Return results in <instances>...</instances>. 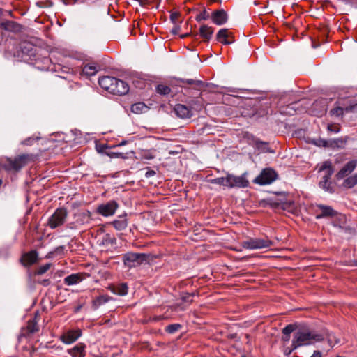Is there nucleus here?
Returning a JSON list of instances; mask_svg holds the SVG:
<instances>
[{
  "mask_svg": "<svg viewBox=\"0 0 357 357\" xmlns=\"http://www.w3.org/2000/svg\"><path fill=\"white\" fill-rule=\"evenodd\" d=\"M98 84L104 90L119 96L126 94L130 89L128 84L124 81L110 76L99 78Z\"/></svg>",
  "mask_w": 357,
  "mask_h": 357,
  "instance_id": "1",
  "label": "nucleus"
},
{
  "mask_svg": "<svg viewBox=\"0 0 357 357\" xmlns=\"http://www.w3.org/2000/svg\"><path fill=\"white\" fill-rule=\"evenodd\" d=\"M324 336L320 333L309 329L300 328L294 334L293 342L294 348H298L303 346H308L317 342H321Z\"/></svg>",
  "mask_w": 357,
  "mask_h": 357,
  "instance_id": "2",
  "label": "nucleus"
},
{
  "mask_svg": "<svg viewBox=\"0 0 357 357\" xmlns=\"http://www.w3.org/2000/svg\"><path fill=\"white\" fill-rule=\"evenodd\" d=\"M36 155L33 154H22L14 158H7L1 162V167L8 172H17L26 165L36 160Z\"/></svg>",
  "mask_w": 357,
  "mask_h": 357,
  "instance_id": "3",
  "label": "nucleus"
},
{
  "mask_svg": "<svg viewBox=\"0 0 357 357\" xmlns=\"http://www.w3.org/2000/svg\"><path fill=\"white\" fill-rule=\"evenodd\" d=\"M151 259L149 254L129 252L123 255V261L126 266L131 268L143 264H149Z\"/></svg>",
  "mask_w": 357,
  "mask_h": 357,
  "instance_id": "4",
  "label": "nucleus"
},
{
  "mask_svg": "<svg viewBox=\"0 0 357 357\" xmlns=\"http://www.w3.org/2000/svg\"><path fill=\"white\" fill-rule=\"evenodd\" d=\"M319 172H324V175L319 183V187L326 192L333 193L334 192V188L331 181H330V178L334 172V169L331 161L327 160L324 162L319 169Z\"/></svg>",
  "mask_w": 357,
  "mask_h": 357,
  "instance_id": "5",
  "label": "nucleus"
},
{
  "mask_svg": "<svg viewBox=\"0 0 357 357\" xmlns=\"http://www.w3.org/2000/svg\"><path fill=\"white\" fill-rule=\"evenodd\" d=\"M68 215L67 209L64 207H60L55 210L54 213L48 218L47 226L52 229H54L63 225Z\"/></svg>",
  "mask_w": 357,
  "mask_h": 357,
  "instance_id": "6",
  "label": "nucleus"
},
{
  "mask_svg": "<svg viewBox=\"0 0 357 357\" xmlns=\"http://www.w3.org/2000/svg\"><path fill=\"white\" fill-rule=\"evenodd\" d=\"M246 106L252 107V111L250 112H246L245 109L242 111V115L244 116L256 118L264 117L267 116L271 110L268 102H258L257 105L248 103L246 104Z\"/></svg>",
  "mask_w": 357,
  "mask_h": 357,
  "instance_id": "7",
  "label": "nucleus"
},
{
  "mask_svg": "<svg viewBox=\"0 0 357 357\" xmlns=\"http://www.w3.org/2000/svg\"><path fill=\"white\" fill-rule=\"evenodd\" d=\"M273 245V242L268 237L264 238H249L241 243V245L245 249L258 250L270 248Z\"/></svg>",
  "mask_w": 357,
  "mask_h": 357,
  "instance_id": "8",
  "label": "nucleus"
},
{
  "mask_svg": "<svg viewBox=\"0 0 357 357\" xmlns=\"http://www.w3.org/2000/svg\"><path fill=\"white\" fill-rule=\"evenodd\" d=\"M278 178V174L276 172L271 168L264 169L259 175H258L255 179L254 183H257L260 185H265L272 183Z\"/></svg>",
  "mask_w": 357,
  "mask_h": 357,
  "instance_id": "9",
  "label": "nucleus"
},
{
  "mask_svg": "<svg viewBox=\"0 0 357 357\" xmlns=\"http://www.w3.org/2000/svg\"><path fill=\"white\" fill-rule=\"evenodd\" d=\"M228 183L229 188H246L249 185V181L247 179V174L243 173L241 176H235L228 174Z\"/></svg>",
  "mask_w": 357,
  "mask_h": 357,
  "instance_id": "10",
  "label": "nucleus"
},
{
  "mask_svg": "<svg viewBox=\"0 0 357 357\" xmlns=\"http://www.w3.org/2000/svg\"><path fill=\"white\" fill-rule=\"evenodd\" d=\"M118 207V203L114 200H111L100 204L97 208V213L105 217L111 216L115 213Z\"/></svg>",
  "mask_w": 357,
  "mask_h": 357,
  "instance_id": "11",
  "label": "nucleus"
},
{
  "mask_svg": "<svg viewBox=\"0 0 357 357\" xmlns=\"http://www.w3.org/2000/svg\"><path fill=\"white\" fill-rule=\"evenodd\" d=\"M38 258V252L36 250H32L24 253L20 259V262L22 266L29 267L34 264L37 261Z\"/></svg>",
  "mask_w": 357,
  "mask_h": 357,
  "instance_id": "12",
  "label": "nucleus"
},
{
  "mask_svg": "<svg viewBox=\"0 0 357 357\" xmlns=\"http://www.w3.org/2000/svg\"><path fill=\"white\" fill-rule=\"evenodd\" d=\"M82 335L80 330H70L63 333L60 336V340L66 344L75 342Z\"/></svg>",
  "mask_w": 357,
  "mask_h": 357,
  "instance_id": "13",
  "label": "nucleus"
},
{
  "mask_svg": "<svg viewBox=\"0 0 357 357\" xmlns=\"http://www.w3.org/2000/svg\"><path fill=\"white\" fill-rule=\"evenodd\" d=\"M211 18L215 24L221 26L227 22L228 15L226 11L223 9L215 10L212 13Z\"/></svg>",
  "mask_w": 357,
  "mask_h": 357,
  "instance_id": "14",
  "label": "nucleus"
},
{
  "mask_svg": "<svg viewBox=\"0 0 357 357\" xmlns=\"http://www.w3.org/2000/svg\"><path fill=\"white\" fill-rule=\"evenodd\" d=\"M357 166V160H351L348 162L336 174L337 179H342L351 174Z\"/></svg>",
  "mask_w": 357,
  "mask_h": 357,
  "instance_id": "15",
  "label": "nucleus"
},
{
  "mask_svg": "<svg viewBox=\"0 0 357 357\" xmlns=\"http://www.w3.org/2000/svg\"><path fill=\"white\" fill-rule=\"evenodd\" d=\"M317 207L320 210L321 213L316 215V219L335 217L337 215V212L329 206L318 204Z\"/></svg>",
  "mask_w": 357,
  "mask_h": 357,
  "instance_id": "16",
  "label": "nucleus"
},
{
  "mask_svg": "<svg viewBox=\"0 0 357 357\" xmlns=\"http://www.w3.org/2000/svg\"><path fill=\"white\" fill-rule=\"evenodd\" d=\"M86 344L79 342L73 348L68 349L67 352L72 357H85L86 356Z\"/></svg>",
  "mask_w": 357,
  "mask_h": 357,
  "instance_id": "17",
  "label": "nucleus"
},
{
  "mask_svg": "<svg viewBox=\"0 0 357 357\" xmlns=\"http://www.w3.org/2000/svg\"><path fill=\"white\" fill-rule=\"evenodd\" d=\"M109 290L114 294L119 296H125L128 294V287L127 283L123 282L118 284H111L108 287Z\"/></svg>",
  "mask_w": 357,
  "mask_h": 357,
  "instance_id": "18",
  "label": "nucleus"
},
{
  "mask_svg": "<svg viewBox=\"0 0 357 357\" xmlns=\"http://www.w3.org/2000/svg\"><path fill=\"white\" fill-rule=\"evenodd\" d=\"M174 110L177 116L182 119L190 118L192 116L191 109L182 104L176 105Z\"/></svg>",
  "mask_w": 357,
  "mask_h": 357,
  "instance_id": "19",
  "label": "nucleus"
},
{
  "mask_svg": "<svg viewBox=\"0 0 357 357\" xmlns=\"http://www.w3.org/2000/svg\"><path fill=\"white\" fill-rule=\"evenodd\" d=\"M113 227L118 231L124 230L128 226L127 215H119L116 220L111 222Z\"/></svg>",
  "mask_w": 357,
  "mask_h": 357,
  "instance_id": "20",
  "label": "nucleus"
},
{
  "mask_svg": "<svg viewBox=\"0 0 357 357\" xmlns=\"http://www.w3.org/2000/svg\"><path fill=\"white\" fill-rule=\"evenodd\" d=\"M229 37H231V33H229L227 29H221L216 35V40L223 45H229L234 43V40L227 39Z\"/></svg>",
  "mask_w": 357,
  "mask_h": 357,
  "instance_id": "21",
  "label": "nucleus"
},
{
  "mask_svg": "<svg viewBox=\"0 0 357 357\" xmlns=\"http://www.w3.org/2000/svg\"><path fill=\"white\" fill-rule=\"evenodd\" d=\"M214 29L211 26L203 24L199 28L200 36L204 39V42H208L213 34Z\"/></svg>",
  "mask_w": 357,
  "mask_h": 357,
  "instance_id": "22",
  "label": "nucleus"
},
{
  "mask_svg": "<svg viewBox=\"0 0 357 357\" xmlns=\"http://www.w3.org/2000/svg\"><path fill=\"white\" fill-rule=\"evenodd\" d=\"M149 109L150 107L143 102L134 103L130 107L131 112L136 114H142L146 113Z\"/></svg>",
  "mask_w": 357,
  "mask_h": 357,
  "instance_id": "23",
  "label": "nucleus"
},
{
  "mask_svg": "<svg viewBox=\"0 0 357 357\" xmlns=\"http://www.w3.org/2000/svg\"><path fill=\"white\" fill-rule=\"evenodd\" d=\"M0 26L1 29L6 31L14 32L19 31H20L21 29V26L18 23L10 20H6L5 22H1Z\"/></svg>",
  "mask_w": 357,
  "mask_h": 357,
  "instance_id": "24",
  "label": "nucleus"
},
{
  "mask_svg": "<svg viewBox=\"0 0 357 357\" xmlns=\"http://www.w3.org/2000/svg\"><path fill=\"white\" fill-rule=\"evenodd\" d=\"M181 82L183 84H187L188 85L192 86L193 89H196L199 91L202 88L208 86L209 84L204 83L201 80L192 79H181Z\"/></svg>",
  "mask_w": 357,
  "mask_h": 357,
  "instance_id": "25",
  "label": "nucleus"
},
{
  "mask_svg": "<svg viewBox=\"0 0 357 357\" xmlns=\"http://www.w3.org/2000/svg\"><path fill=\"white\" fill-rule=\"evenodd\" d=\"M297 328L296 324H288L282 330V340L283 342H289L291 337V333Z\"/></svg>",
  "mask_w": 357,
  "mask_h": 357,
  "instance_id": "26",
  "label": "nucleus"
},
{
  "mask_svg": "<svg viewBox=\"0 0 357 357\" xmlns=\"http://www.w3.org/2000/svg\"><path fill=\"white\" fill-rule=\"evenodd\" d=\"M100 67L93 63H87L82 68V73L86 76L91 77L96 75L99 70Z\"/></svg>",
  "mask_w": 357,
  "mask_h": 357,
  "instance_id": "27",
  "label": "nucleus"
},
{
  "mask_svg": "<svg viewBox=\"0 0 357 357\" xmlns=\"http://www.w3.org/2000/svg\"><path fill=\"white\" fill-rule=\"evenodd\" d=\"M110 299H111V298L109 296H105V295H102V296L96 297L92 301L93 309L97 310L102 305L107 303Z\"/></svg>",
  "mask_w": 357,
  "mask_h": 357,
  "instance_id": "28",
  "label": "nucleus"
},
{
  "mask_svg": "<svg viewBox=\"0 0 357 357\" xmlns=\"http://www.w3.org/2000/svg\"><path fill=\"white\" fill-rule=\"evenodd\" d=\"M348 137H341V138H337L335 139L330 140L329 147L335 149V148H340L342 149L344 147L347 142Z\"/></svg>",
  "mask_w": 357,
  "mask_h": 357,
  "instance_id": "29",
  "label": "nucleus"
},
{
  "mask_svg": "<svg viewBox=\"0 0 357 357\" xmlns=\"http://www.w3.org/2000/svg\"><path fill=\"white\" fill-rule=\"evenodd\" d=\"M81 280L79 274H71L64 278V284L70 286L79 283Z\"/></svg>",
  "mask_w": 357,
  "mask_h": 357,
  "instance_id": "30",
  "label": "nucleus"
},
{
  "mask_svg": "<svg viewBox=\"0 0 357 357\" xmlns=\"http://www.w3.org/2000/svg\"><path fill=\"white\" fill-rule=\"evenodd\" d=\"M116 244V238L112 236L109 234H105L102 236L101 243L100 245L108 246V245H115Z\"/></svg>",
  "mask_w": 357,
  "mask_h": 357,
  "instance_id": "31",
  "label": "nucleus"
},
{
  "mask_svg": "<svg viewBox=\"0 0 357 357\" xmlns=\"http://www.w3.org/2000/svg\"><path fill=\"white\" fill-rule=\"evenodd\" d=\"M26 330L28 334H33L39 330V327L38 325L36 319H30L27 322Z\"/></svg>",
  "mask_w": 357,
  "mask_h": 357,
  "instance_id": "32",
  "label": "nucleus"
},
{
  "mask_svg": "<svg viewBox=\"0 0 357 357\" xmlns=\"http://www.w3.org/2000/svg\"><path fill=\"white\" fill-rule=\"evenodd\" d=\"M228 174H227L226 177H218L210 179L208 181L211 184H216L219 185H222L225 187L229 188V183H228Z\"/></svg>",
  "mask_w": 357,
  "mask_h": 357,
  "instance_id": "33",
  "label": "nucleus"
},
{
  "mask_svg": "<svg viewBox=\"0 0 357 357\" xmlns=\"http://www.w3.org/2000/svg\"><path fill=\"white\" fill-rule=\"evenodd\" d=\"M331 116H343L344 115L347 114L348 113H346V107H335L330 110L329 112Z\"/></svg>",
  "mask_w": 357,
  "mask_h": 357,
  "instance_id": "34",
  "label": "nucleus"
},
{
  "mask_svg": "<svg viewBox=\"0 0 357 357\" xmlns=\"http://www.w3.org/2000/svg\"><path fill=\"white\" fill-rule=\"evenodd\" d=\"M105 153L111 158L127 159L128 158V153L114 152L111 151H105Z\"/></svg>",
  "mask_w": 357,
  "mask_h": 357,
  "instance_id": "35",
  "label": "nucleus"
},
{
  "mask_svg": "<svg viewBox=\"0 0 357 357\" xmlns=\"http://www.w3.org/2000/svg\"><path fill=\"white\" fill-rule=\"evenodd\" d=\"M155 91L160 95L166 96L170 93L171 89L169 86L161 84L157 85Z\"/></svg>",
  "mask_w": 357,
  "mask_h": 357,
  "instance_id": "36",
  "label": "nucleus"
},
{
  "mask_svg": "<svg viewBox=\"0 0 357 357\" xmlns=\"http://www.w3.org/2000/svg\"><path fill=\"white\" fill-rule=\"evenodd\" d=\"M357 184V175L351 176L347 178L344 181V186L348 188H353L355 185Z\"/></svg>",
  "mask_w": 357,
  "mask_h": 357,
  "instance_id": "37",
  "label": "nucleus"
},
{
  "mask_svg": "<svg viewBox=\"0 0 357 357\" xmlns=\"http://www.w3.org/2000/svg\"><path fill=\"white\" fill-rule=\"evenodd\" d=\"M52 266V263H47L43 266H39L35 271V275H40L45 273Z\"/></svg>",
  "mask_w": 357,
  "mask_h": 357,
  "instance_id": "38",
  "label": "nucleus"
},
{
  "mask_svg": "<svg viewBox=\"0 0 357 357\" xmlns=\"http://www.w3.org/2000/svg\"><path fill=\"white\" fill-rule=\"evenodd\" d=\"M181 328L182 326L180 324H172L166 326L165 331L172 334L179 331Z\"/></svg>",
  "mask_w": 357,
  "mask_h": 357,
  "instance_id": "39",
  "label": "nucleus"
},
{
  "mask_svg": "<svg viewBox=\"0 0 357 357\" xmlns=\"http://www.w3.org/2000/svg\"><path fill=\"white\" fill-rule=\"evenodd\" d=\"M211 17V15L209 13L206 11V9H204V10L201 13H199L197 16L195 17V20L197 22H199L202 20H206Z\"/></svg>",
  "mask_w": 357,
  "mask_h": 357,
  "instance_id": "40",
  "label": "nucleus"
},
{
  "mask_svg": "<svg viewBox=\"0 0 357 357\" xmlns=\"http://www.w3.org/2000/svg\"><path fill=\"white\" fill-rule=\"evenodd\" d=\"M346 113H352L355 117L357 116V103L346 107Z\"/></svg>",
  "mask_w": 357,
  "mask_h": 357,
  "instance_id": "41",
  "label": "nucleus"
},
{
  "mask_svg": "<svg viewBox=\"0 0 357 357\" xmlns=\"http://www.w3.org/2000/svg\"><path fill=\"white\" fill-rule=\"evenodd\" d=\"M195 295V293H185L181 296V299L184 302H188L189 303L192 302V298Z\"/></svg>",
  "mask_w": 357,
  "mask_h": 357,
  "instance_id": "42",
  "label": "nucleus"
},
{
  "mask_svg": "<svg viewBox=\"0 0 357 357\" xmlns=\"http://www.w3.org/2000/svg\"><path fill=\"white\" fill-rule=\"evenodd\" d=\"M77 215L80 220L81 223L83 224L86 218L89 219L90 218L91 213L90 211H87L86 212L79 213Z\"/></svg>",
  "mask_w": 357,
  "mask_h": 357,
  "instance_id": "43",
  "label": "nucleus"
},
{
  "mask_svg": "<svg viewBox=\"0 0 357 357\" xmlns=\"http://www.w3.org/2000/svg\"><path fill=\"white\" fill-rule=\"evenodd\" d=\"M327 128L329 131L333 132L334 133L338 132L340 130V126L335 124H329Z\"/></svg>",
  "mask_w": 357,
  "mask_h": 357,
  "instance_id": "44",
  "label": "nucleus"
},
{
  "mask_svg": "<svg viewBox=\"0 0 357 357\" xmlns=\"http://www.w3.org/2000/svg\"><path fill=\"white\" fill-rule=\"evenodd\" d=\"M297 348H294V342H292L291 347H287L284 350V354L286 356L290 355L292 351Z\"/></svg>",
  "mask_w": 357,
  "mask_h": 357,
  "instance_id": "45",
  "label": "nucleus"
},
{
  "mask_svg": "<svg viewBox=\"0 0 357 357\" xmlns=\"http://www.w3.org/2000/svg\"><path fill=\"white\" fill-rule=\"evenodd\" d=\"M180 14L177 12L172 13L170 15V20L174 23L176 24V20H178Z\"/></svg>",
  "mask_w": 357,
  "mask_h": 357,
  "instance_id": "46",
  "label": "nucleus"
},
{
  "mask_svg": "<svg viewBox=\"0 0 357 357\" xmlns=\"http://www.w3.org/2000/svg\"><path fill=\"white\" fill-rule=\"evenodd\" d=\"M154 155L149 152H144L142 155V159L144 160H152L154 158Z\"/></svg>",
  "mask_w": 357,
  "mask_h": 357,
  "instance_id": "47",
  "label": "nucleus"
},
{
  "mask_svg": "<svg viewBox=\"0 0 357 357\" xmlns=\"http://www.w3.org/2000/svg\"><path fill=\"white\" fill-rule=\"evenodd\" d=\"M36 139L33 137H28L25 139L24 141H22V144L26 146H29L32 144V142L35 141Z\"/></svg>",
  "mask_w": 357,
  "mask_h": 357,
  "instance_id": "48",
  "label": "nucleus"
},
{
  "mask_svg": "<svg viewBox=\"0 0 357 357\" xmlns=\"http://www.w3.org/2000/svg\"><path fill=\"white\" fill-rule=\"evenodd\" d=\"M329 144H330V140L327 141V140L320 139L319 142V144H317V145L319 146L329 147L330 146Z\"/></svg>",
  "mask_w": 357,
  "mask_h": 357,
  "instance_id": "49",
  "label": "nucleus"
},
{
  "mask_svg": "<svg viewBox=\"0 0 357 357\" xmlns=\"http://www.w3.org/2000/svg\"><path fill=\"white\" fill-rule=\"evenodd\" d=\"M38 283L44 287H47L50 284L51 282L50 279H43L40 281H38Z\"/></svg>",
  "mask_w": 357,
  "mask_h": 357,
  "instance_id": "50",
  "label": "nucleus"
},
{
  "mask_svg": "<svg viewBox=\"0 0 357 357\" xmlns=\"http://www.w3.org/2000/svg\"><path fill=\"white\" fill-rule=\"evenodd\" d=\"M155 172L153 169H148V171L145 174L146 178H149L155 175Z\"/></svg>",
  "mask_w": 357,
  "mask_h": 357,
  "instance_id": "51",
  "label": "nucleus"
},
{
  "mask_svg": "<svg viewBox=\"0 0 357 357\" xmlns=\"http://www.w3.org/2000/svg\"><path fill=\"white\" fill-rule=\"evenodd\" d=\"M180 30V26H175L172 29V33L174 34V35H176L178 34V31Z\"/></svg>",
  "mask_w": 357,
  "mask_h": 357,
  "instance_id": "52",
  "label": "nucleus"
},
{
  "mask_svg": "<svg viewBox=\"0 0 357 357\" xmlns=\"http://www.w3.org/2000/svg\"><path fill=\"white\" fill-rule=\"evenodd\" d=\"M310 357H321V353L319 351H314Z\"/></svg>",
  "mask_w": 357,
  "mask_h": 357,
  "instance_id": "53",
  "label": "nucleus"
},
{
  "mask_svg": "<svg viewBox=\"0 0 357 357\" xmlns=\"http://www.w3.org/2000/svg\"><path fill=\"white\" fill-rule=\"evenodd\" d=\"M26 45H27V46H29V47H30L31 50H32V49H33V47H32V45H31L28 44V43H27V44H26V43H23V44L22 45V47H21L22 50H23V49H24V48H26Z\"/></svg>",
  "mask_w": 357,
  "mask_h": 357,
  "instance_id": "54",
  "label": "nucleus"
},
{
  "mask_svg": "<svg viewBox=\"0 0 357 357\" xmlns=\"http://www.w3.org/2000/svg\"><path fill=\"white\" fill-rule=\"evenodd\" d=\"M127 143L126 141H122L121 143H119L117 146H123V145H125Z\"/></svg>",
  "mask_w": 357,
  "mask_h": 357,
  "instance_id": "55",
  "label": "nucleus"
},
{
  "mask_svg": "<svg viewBox=\"0 0 357 357\" xmlns=\"http://www.w3.org/2000/svg\"><path fill=\"white\" fill-rule=\"evenodd\" d=\"M160 317H156L154 318L155 321H158V320H160Z\"/></svg>",
  "mask_w": 357,
  "mask_h": 357,
  "instance_id": "56",
  "label": "nucleus"
},
{
  "mask_svg": "<svg viewBox=\"0 0 357 357\" xmlns=\"http://www.w3.org/2000/svg\"><path fill=\"white\" fill-rule=\"evenodd\" d=\"M227 39L229 40H234H234L233 39V36H231V37L227 38Z\"/></svg>",
  "mask_w": 357,
  "mask_h": 357,
  "instance_id": "57",
  "label": "nucleus"
},
{
  "mask_svg": "<svg viewBox=\"0 0 357 357\" xmlns=\"http://www.w3.org/2000/svg\"><path fill=\"white\" fill-rule=\"evenodd\" d=\"M188 35H189V33L184 34V35L181 36V38H185V37L188 36Z\"/></svg>",
  "mask_w": 357,
  "mask_h": 357,
  "instance_id": "58",
  "label": "nucleus"
},
{
  "mask_svg": "<svg viewBox=\"0 0 357 357\" xmlns=\"http://www.w3.org/2000/svg\"><path fill=\"white\" fill-rule=\"evenodd\" d=\"M3 184V180L0 178V186H1Z\"/></svg>",
  "mask_w": 357,
  "mask_h": 357,
  "instance_id": "59",
  "label": "nucleus"
},
{
  "mask_svg": "<svg viewBox=\"0 0 357 357\" xmlns=\"http://www.w3.org/2000/svg\"><path fill=\"white\" fill-rule=\"evenodd\" d=\"M102 149L105 148L106 149H108V147H107L106 145H103V146H102Z\"/></svg>",
  "mask_w": 357,
  "mask_h": 357,
  "instance_id": "60",
  "label": "nucleus"
},
{
  "mask_svg": "<svg viewBox=\"0 0 357 357\" xmlns=\"http://www.w3.org/2000/svg\"><path fill=\"white\" fill-rule=\"evenodd\" d=\"M45 61H52V59H45Z\"/></svg>",
  "mask_w": 357,
  "mask_h": 357,
  "instance_id": "61",
  "label": "nucleus"
},
{
  "mask_svg": "<svg viewBox=\"0 0 357 357\" xmlns=\"http://www.w3.org/2000/svg\"><path fill=\"white\" fill-rule=\"evenodd\" d=\"M62 248H63V247L56 248V250H55V251H57L58 250H59V249H62Z\"/></svg>",
  "mask_w": 357,
  "mask_h": 357,
  "instance_id": "62",
  "label": "nucleus"
},
{
  "mask_svg": "<svg viewBox=\"0 0 357 357\" xmlns=\"http://www.w3.org/2000/svg\"><path fill=\"white\" fill-rule=\"evenodd\" d=\"M2 14V10L0 8V15Z\"/></svg>",
  "mask_w": 357,
  "mask_h": 357,
  "instance_id": "63",
  "label": "nucleus"
},
{
  "mask_svg": "<svg viewBox=\"0 0 357 357\" xmlns=\"http://www.w3.org/2000/svg\"><path fill=\"white\" fill-rule=\"evenodd\" d=\"M241 357H247V356H241Z\"/></svg>",
  "mask_w": 357,
  "mask_h": 357,
  "instance_id": "64",
  "label": "nucleus"
}]
</instances>
